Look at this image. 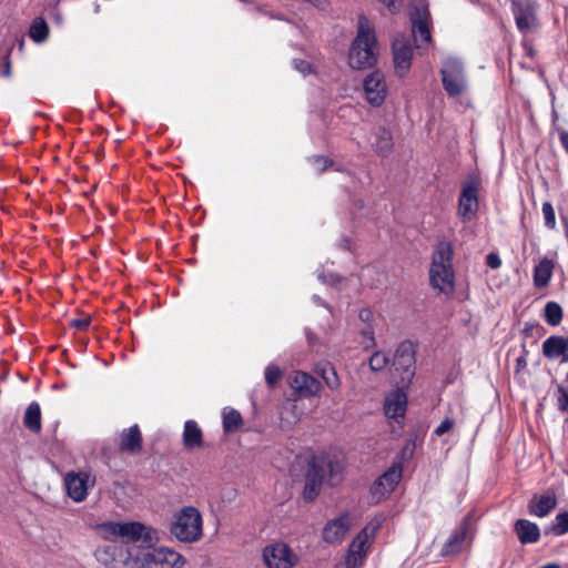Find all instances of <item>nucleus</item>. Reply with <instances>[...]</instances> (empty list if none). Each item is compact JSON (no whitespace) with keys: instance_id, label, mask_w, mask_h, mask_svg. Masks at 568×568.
<instances>
[{"instance_id":"f257e3e1","label":"nucleus","mask_w":568,"mask_h":568,"mask_svg":"<svg viewBox=\"0 0 568 568\" xmlns=\"http://www.w3.org/2000/svg\"><path fill=\"white\" fill-rule=\"evenodd\" d=\"M97 531L108 541H115L118 538L129 546L145 547L158 541L155 529L140 521H103L97 525Z\"/></svg>"},{"instance_id":"f03ea898","label":"nucleus","mask_w":568,"mask_h":568,"mask_svg":"<svg viewBox=\"0 0 568 568\" xmlns=\"http://www.w3.org/2000/svg\"><path fill=\"white\" fill-rule=\"evenodd\" d=\"M377 41L375 31L366 16L361 14L357 23V34L348 52V64L352 69L371 68L377 60Z\"/></svg>"},{"instance_id":"7ed1b4c3","label":"nucleus","mask_w":568,"mask_h":568,"mask_svg":"<svg viewBox=\"0 0 568 568\" xmlns=\"http://www.w3.org/2000/svg\"><path fill=\"white\" fill-rule=\"evenodd\" d=\"M343 471V465L337 459L328 457H313L308 463L306 473L304 498L313 500L320 493L323 479L328 475L331 485L338 481V476Z\"/></svg>"},{"instance_id":"20e7f679","label":"nucleus","mask_w":568,"mask_h":568,"mask_svg":"<svg viewBox=\"0 0 568 568\" xmlns=\"http://www.w3.org/2000/svg\"><path fill=\"white\" fill-rule=\"evenodd\" d=\"M453 246L449 242L438 243L430 267V282L435 288L449 293L454 288V272L452 268Z\"/></svg>"},{"instance_id":"39448f33","label":"nucleus","mask_w":568,"mask_h":568,"mask_svg":"<svg viewBox=\"0 0 568 568\" xmlns=\"http://www.w3.org/2000/svg\"><path fill=\"white\" fill-rule=\"evenodd\" d=\"M139 547L110 544L99 546L94 551L95 559L106 568H139Z\"/></svg>"},{"instance_id":"423d86ee","label":"nucleus","mask_w":568,"mask_h":568,"mask_svg":"<svg viewBox=\"0 0 568 568\" xmlns=\"http://www.w3.org/2000/svg\"><path fill=\"white\" fill-rule=\"evenodd\" d=\"M171 534L182 542H194L202 537V516L192 506L184 507L171 523Z\"/></svg>"},{"instance_id":"0eeeda50","label":"nucleus","mask_w":568,"mask_h":568,"mask_svg":"<svg viewBox=\"0 0 568 568\" xmlns=\"http://www.w3.org/2000/svg\"><path fill=\"white\" fill-rule=\"evenodd\" d=\"M152 546L139 547V568H182L184 557L178 551L166 547Z\"/></svg>"},{"instance_id":"6e6552de","label":"nucleus","mask_w":568,"mask_h":568,"mask_svg":"<svg viewBox=\"0 0 568 568\" xmlns=\"http://www.w3.org/2000/svg\"><path fill=\"white\" fill-rule=\"evenodd\" d=\"M442 84L450 98L462 95L467 89L463 64L459 60L449 58L442 67Z\"/></svg>"},{"instance_id":"1a4fd4ad","label":"nucleus","mask_w":568,"mask_h":568,"mask_svg":"<svg viewBox=\"0 0 568 568\" xmlns=\"http://www.w3.org/2000/svg\"><path fill=\"white\" fill-rule=\"evenodd\" d=\"M243 245L236 234H232L229 244L225 276L230 287L236 288L243 280L244 254Z\"/></svg>"},{"instance_id":"9d476101","label":"nucleus","mask_w":568,"mask_h":568,"mask_svg":"<svg viewBox=\"0 0 568 568\" xmlns=\"http://www.w3.org/2000/svg\"><path fill=\"white\" fill-rule=\"evenodd\" d=\"M393 366L400 372L398 384L400 387L408 386L415 375V351L410 342H403L395 351Z\"/></svg>"},{"instance_id":"9b49d317","label":"nucleus","mask_w":568,"mask_h":568,"mask_svg":"<svg viewBox=\"0 0 568 568\" xmlns=\"http://www.w3.org/2000/svg\"><path fill=\"white\" fill-rule=\"evenodd\" d=\"M382 521V518H375L353 540L349 545L348 555L345 561L346 568H357L362 565L367 540L378 530Z\"/></svg>"},{"instance_id":"f8f14e48","label":"nucleus","mask_w":568,"mask_h":568,"mask_svg":"<svg viewBox=\"0 0 568 568\" xmlns=\"http://www.w3.org/2000/svg\"><path fill=\"white\" fill-rule=\"evenodd\" d=\"M382 521V518H375L353 540L349 545L348 555L345 561L346 568H357L362 565L367 540L378 530Z\"/></svg>"},{"instance_id":"ddd939ff","label":"nucleus","mask_w":568,"mask_h":568,"mask_svg":"<svg viewBox=\"0 0 568 568\" xmlns=\"http://www.w3.org/2000/svg\"><path fill=\"white\" fill-rule=\"evenodd\" d=\"M480 181L475 175H468L463 184L458 203V214L464 221H469L478 209V189Z\"/></svg>"},{"instance_id":"4468645a","label":"nucleus","mask_w":568,"mask_h":568,"mask_svg":"<svg viewBox=\"0 0 568 568\" xmlns=\"http://www.w3.org/2000/svg\"><path fill=\"white\" fill-rule=\"evenodd\" d=\"M263 558L268 568H292L298 560L291 548L282 542L265 547Z\"/></svg>"},{"instance_id":"2eb2a0df","label":"nucleus","mask_w":568,"mask_h":568,"mask_svg":"<svg viewBox=\"0 0 568 568\" xmlns=\"http://www.w3.org/2000/svg\"><path fill=\"white\" fill-rule=\"evenodd\" d=\"M94 483L95 478H92L91 474L87 471H70L64 476L67 494L72 500L77 503H80L87 498L88 489L90 486H93Z\"/></svg>"},{"instance_id":"dca6fc26","label":"nucleus","mask_w":568,"mask_h":568,"mask_svg":"<svg viewBox=\"0 0 568 568\" xmlns=\"http://www.w3.org/2000/svg\"><path fill=\"white\" fill-rule=\"evenodd\" d=\"M364 91L366 100L373 106H379L387 93V88L383 73L374 71L364 79Z\"/></svg>"},{"instance_id":"f3484780","label":"nucleus","mask_w":568,"mask_h":568,"mask_svg":"<svg viewBox=\"0 0 568 568\" xmlns=\"http://www.w3.org/2000/svg\"><path fill=\"white\" fill-rule=\"evenodd\" d=\"M402 478V467L393 465L385 471L371 488L375 501H379L387 494L392 493Z\"/></svg>"},{"instance_id":"a211bd4d","label":"nucleus","mask_w":568,"mask_h":568,"mask_svg":"<svg viewBox=\"0 0 568 568\" xmlns=\"http://www.w3.org/2000/svg\"><path fill=\"white\" fill-rule=\"evenodd\" d=\"M290 385L300 398L314 396L321 389V383L304 372H295L290 378Z\"/></svg>"},{"instance_id":"6ab92c4d","label":"nucleus","mask_w":568,"mask_h":568,"mask_svg":"<svg viewBox=\"0 0 568 568\" xmlns=\"http://www.w3.org/2000/svg\"><path fill=\"white\" fill-rule=\"evenodd\" d=\"M393 54L396 70L400 73H405L410 67V60L413 57V49L406 37H395L393 41Z\"/></svg>"},{"instance_id":"aec40b11","label":"nucleus","mask_w":568,"mask_h":568,"mask_svg":"<svg viewBox=\"0 0 568 568\" xmlns=\"http://www.w3.org/2000/svg\"><path fill=\"white\" fill-rule=\"evenodd\" d=\"M142 443L143 438L139 425L134 424L121 432L119 450L121 453L135 455L142 450Z\"/></svg>"},{"instance_id":"412c9836","label":"nucleus","mask_w":568,"mask_h":568,"mask_svg":"<svg viewBox=\"0 0 568 568\" xmlns=\"http://www.w3.org/2000/svg\"><path fill=\"white\" fill-rule=\"evenodd\" d=\"M469 531L470 516H467L463 519L452 538L444 545L442 554L444 556L458 554L463 549V546L468 538Z\"/></svg>"},{"instance_id":"4be33fe9","label":"nucleus","mask_w":568,"mask_h":568,"mask_svg":"<svg viewBox=\"0 0 568 568\" xmlns=\"http://www.w3.org/2000/svg\"><path fill=\"white\" fill-rule=\"evenodd\" d=\"M406 394L402 389H395L385 398V414L390 418L403 417L406 412Z\"/></svg>"},{"instance_id":"5701e85b","label":"nucleus","mask_w":568,"mask_h":568,"mask_svg":"<svg viewBox=\"0 0 568 568\" xmlns=\"http://www.w3.org/2000/svg\"><path fill=\"white\" fill-rule=\"evenodd\" d=\"M349 529V520L347 516H342L328 523L323 530V538L327 542H337Z\"/></svg>"},{"instance_id":"b1692460","label":"nucleus","mask_w":568,"mask_h":568,"mask_svg":"<svg viewBox=\"0 0 568 568\" xmlns=\"http://www.w3.org/2000/svg\"><path fill=\"white\" fill-rule=\"evenodd\" d=\"M412 26L417 48H420L423 44H427L430 41V31L427 24L426 12H417L412 16Z\"/></svg>"},{"instance_id":"393cba45","label":"nucleus","mask_w":568,"mask_h":568,"mask_svg":"<svg viewBox=\"0 0 568 568\" xmlns=\"http://www.w3.org/2000/svg\"><path fill=\"white\" fill-rule=\"evenodd\" d=\"M557 506V498L554 493L541 496L535 495L529 503V511L538 517L547 516Z\"/></svg>"},{"instance_id":"a878e982","label":"nucleus","mask_w":568,"mask_h":568,"mask_svg":"<svg viewBox=\"0 0 568 568\" xmlns=\"http://www.w3.org/2000/svg\"><path fill=\"white\" fill-rule=\"evenodd\" d=\"M203 444V434L197 423L189 419L184 424L183 445L186 449L201 447Z\"/></svg>"},{"instance_id":"bb28decb","label":"nucleus","mask_w":568,"mask_h":568,"mask_svg":"<svg viewBox=\"0 0 568 568\" xmlns=\"http://www.w3.org/2000/svg\"><path fill=\"white\" fill-rule=\"evenodd\" d=\"M515 530L523 544L536 542L540 536L538 526L526 519H518L515 524Z\"/></svg>"},{"instance_id":"cd10ccee","label":"nucleus","mask_w":568,"mask_h":568,"mask_svg":"<svg viewBox=\"0 0 568 568\" xmlns=\"http://www.w3.org/2000/svg\"><path fill=\"white\" fill-rule=\"evenodd\" d=\"M568 349V339L562 336H550L542 344V352L547 357L565 355Z\"/></svg>"},{"instance_id":"c85d7f7f","label":"nucleus","mask_w":568,"mask_h":568,"mask_svg":"<svg viewBox=\"0 0 568 568\" xmlns=\"http://www.w3.org/2000/svg\"><path fill=\"white\" fill-rule=\"evenodd\" d=\"M555 263L550 258H542L534 271V283L537 287H544L551 278Z\"/></svg>"},{"instance_id":"c756f323","label":"nucleus","mask_w":568,"mask_h":568,"mask_svg":"<svg viewBox=\"0 0 568 568\" xmlns=\"http://www.w3.org/2000/svg\"><path fill=\"white\" fill-rule=\"evenodd\" d=\"M23 424L32 433H39L41 430V408L37 402H32L28 405Z\"/></svg>"},{"instance_id":"7c9ffc66","label":"nucleus","mask_w":568,"mask_h":568,"mask_svg":"<svg viewBox=\"0 0 568 568\" xmlns=\"http://www.w3.org/2000/svg\"><path fill=\"white\" fill-rule=\"evenodd\" d=\"M243 424V418L240 412L236 409H226L223 410V430L225 434L234 433L240 428Z\"/></svg>"},{"instance_id":"2f4dec72","label":"nucleus","mask_w":568,"mask_h":568,"mask_svg":"<svg viewBox=\"0 0 568 568\" xmlns=\"http://www.w3.org/2000/svg\"><path fill=\"white\" fill-rule=\"evenodd\" d=\"M29 36L37 43L43 42L49 36V26L45 20L42 18L36 19L30 26Z\"/></svg>"},{"instance_id":"473e14b6","label":"nucleus","mask_w":568,"mask_h":568,"mask_svg":"<svg viewBox=\"0 0 568 568\" xmlns=\"http://www.w3.org/2000/svg\"><path fill=\"white\" fill-rule=\"evenodd\" d=\"M302 412L296 403H287L281 410V420L287 426L296 424L301 418Z\"/></svg>"},{"instance_id":"72a5a7b5","label":"nucleus","mask_w":568,"mask_h":568,"mask_svg":"<svg viewBox=\"0 0 568 568\" xmlns=\"http://www.w3.org/2000/svg\"><path fill=\"white\" fill-rule=\"evenodd\" d=\"M393 148V138L389 131L386 129H381L377 135L376 149L377 151L385 155Z\"/></svg>"},{"instance_id":"f704fd0d","label":"nucleus","mask_w":568,"mask_h":568,"mask_svg":"<svg viewBox=\"0 0 568 568\" xmlns=\"http://www.w3.org/2000/svg\"><path fill=\"white\" fill-rule=\"evenodd\" d=\"M545 316L550 325H558L562 320L561 307L555 302H549L545 307Z\"/></svg>"},{"instance_id":"c9c22d12","label":"nucleus","mask_w":568,"mask_h":568,"mask_svg":"<svg viewBox=\"0 0 568 568\" xmlns=\"http://www.w3.org/2000/svg\"><path fill=\"white\" fill-rule=\"evenodd\" d=\"M551 531L557 536L568 532V511L560 513L556 516V520L551 527Z\"/></svg>"},{"instance_id":"e433bc0d","label":"nucleus","mask_w":568,"mask_h":568,"mask_svg":"<svg viewBox=\"0 0 568 568\" xmlns=\"http://www.w3.org/2000/svg\"><path fill=\"white\" fill-rule=\"evenodd\" d=\"M388 364V357L382 352H375L368 362L369 368L373 372H379Z\"/></svg>"},{"instance_id":"4c0bfd02","label":"nucleus","mask_w":568,"mask_h":568,"mask_svg":"<svg viewBox=\"0 0 568 568\" xmlns=\"http://www.w3.org/2000/svg\"><path fill=\"white\" fill-rule=\"evenodd\" d=\"M322 376L329 388L336 389L339 387V378L333 367L323 369Z\"/></svg>"},{"instance_id":"58836bf2","label":"nucleus","mask_w":568,"mask_h":568,"mask_svg":"<svg viewBox=\"0 0 568 568\" xmlns=\"http://www.w3.org/2000/svg\"><path fill=\"white\" fill-rule=\"evenodd\" d=\"M542 213L545 216V223L549 229H555L556 226V217H555V211L549 202H545L542 204Z\"/></svg>"},{"instance_id":"ea45409f","label":"nucleus","mask_w":568,"mask_h":568,"mask_svg":"<svg viewBox=\"0 0 568 568\" xmlns=\"http://www.w3.org/2000/svg\"><path fill=\"white\" fill-rule=\"evenodd\" d=\"M282 373L276 366H268L265 371V379L268 386H274L281 378Z\"/></svg>"},{"instance_id":"a19ab883","label":"nucleus","mask_w":568,"mask_h":568,"mask_svg":"<svg viewBox=\"0 0 568 568\" xmlns=\"http://www.w3.org/2000/svg\"><path fill=\"white\" fill-rule=\"evenodd\" d=\"M236 497H237V490L233 486L227 485L222 488L221 500L224 504H231V503L235 501Z\"/></svg>"},{"instance_id":"79ce46f5","label":"nucleus","mask_w":568,"mask_h":568,"mask_svg":"<svg viewBox=\"0 0 568 568\" xmlns=\"http://www.w3.org/2000/svg\"><path fill=\"white\" fill-rule=\"evenodd\" d=\"M531 22H532V18L530 14H520L516 18V23H517V27L521 30V31H527L529 30L530 26H531Z\"/></svg>"},{"instance_id":"37998d69","label":"nucleus","mask_w":568,"mask_h":568,"mask_svg":"<svg viewBox=\"0 0 568 568\" xmlns=\"http://www.w3.org/2000/svg\"><path fill=\"white\" fill-rule=\"evenodd\" d=\"M91 324V317L85 316L83 318H74L70 322V326L79 331H85Z\"/></svg>"},{"instance_id":"c03bdc74","label":"nucleus","mask_w":568,"mask_h":568,"mask_svg":"<svg viewBox=\"0 0 568 568\" xmlns=\"http://www.w3.org/2000/svg\"><path fill=\"white\" fill-rule=\"evenodd\" d=\"M453 426H454V422L449 418H446L439 424V426L436 428L435 433H436V435L442 436L445 433H447L448 430H450Z\"/></svg>"},{"instance_id":"a18cd8bd","label":"nucleus","mask_w":568,"mask_h":568,"mask_svg":"<svg viewBox=\"0 0 568 568\" xmlns=\"http://www.w3.org/2000/svg\"><path fill=\"white\" fill-rule=\"evenodd\" d=\"M486 263L491 268H498L501 265V260L496 253H489L486 257Z\"/></svg>"},{"instance_id":"49530a36","label":"nucleus","mask_w":568,"mask_h":568,"mask_svg":"<svg viewBox=\"0 0 568 568\" xmlns=\"http://www.w3.org/2000/svg\"><path fill=\"white\" fill-rule=\"evenodd\" d=\"M383 2L392 12H395L399 8V0H379Z\"/></svg>"},{"instance_id":"de8ad7c7","label":"nucleus","mask_w":568,"mask_h":568,"mask_svg":"<svg viewBox=\"0 0 568 568\" xmlns=\"http://www.w3.org/2000/svg\"><path fill=\"white\" fill-rule=\"evenodd\" d=\"M560 408L568 412V389L561 392Z\"/></svg>"},{"instance_id":"09e8293b","label":"nucleus","mask_w":568,"mask_h":568,"mask_svg":"<svg viewBox=\"0 0 568 568\" xmlns=\"http://www.w3.org/2000/svg\"><path fill=\"white\" fill-rule=\"evenodd\" d=\"M296 68L301 70L303 73H308L311 71V64L306 61H300L296 63Z\"/></svg>"},{"instance_id":"8fccbe9b","label":"nucleus","mask_w":568,"mask_h":568,"mask_svg":"<svg viewBox=\"0 0 568 568\" xmlns=\"http://www.w3.org/2000/svg\"><path fill=\"white\" fill-rule=\"evenodd\" d=\"M10 71H11V65H10V60H9V53L6 55V63H4V71H3V74L4 75H10Z\"/></svg>"},{"instance_id":"3c124183","label":"nucleus","mask_w":568,"mask_h":568,"mask_svg":"<svg viewBox=\"0 0 568 568\" xmlns=\"http://www.w3.org/2000/svg\"><path fill=\"white\" fill-rule=\"evenodd\" d=\"M561 143L566 151L568 152V132H562L560 135Z\"/></svg>"},{"instance_id":"603ef678","label":"nucleus","mask_w":568,"mask_h":568,"mask_svg":"<svg viewBox=\"0 0 568 568\" xmlns=\"http://www.w3.org/2000/svg\"><path fill=\"white\" fill-rule=\"evenodd\" d=\"M315 162L321 164L320 170H324L327 166V164H328V161L326 159H324V158H321V156H317L315 159Z\"/></svg>"},{"instance_id":"864d4df0","label":"nucleus","mask_w":568,"mask_h":568,"mask_svg":"<svg viewBox=\"0 0 568 568\" xmlns=\"http://www.w3.org/2000/svg\"><path fill=\"white\" fill-rule=\"evenodd\" d=\"M517 365H518V367H524L526 365L525 358L524 357H519L517 359Z\"/></svg>"},{"instance_id":"5fc2aeb1","label":"nucleus","mask_w":568,"mask_h":568,"mask_svg":"<svg viewBox=\"0 0 568 568\" xmlns=\"http://www.w3.org/2000/svg\"><path fill=\"white\" fill-rule=\"evenodd\" d=\"M368 315H369L368 311H362L361 314H359L361 318H363V320L367 318Z\"/></svg>"},{"instance_id":"6e6d98bb","label":"nucleus","mask_w":568,"mask_h":568,"mask_svg":"<svg viewBox=\"0 0 568 568\" xmlns=\"http://www.w3.org/2000/svg\"><path fill=\"white\" fill-rule=\"evenodd\" d=\"M368 315H369L368 311H362L361 314H359L361 318H363V320L367 318Z\"/></svg>"}]
</instances>
